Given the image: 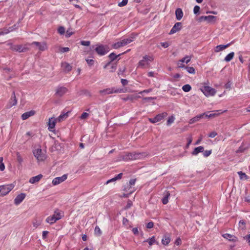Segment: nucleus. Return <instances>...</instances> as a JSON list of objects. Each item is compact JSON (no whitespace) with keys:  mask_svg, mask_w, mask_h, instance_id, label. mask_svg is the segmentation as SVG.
<instances>
[{"mask_svg":"<svg viewBox=\"0 0 250 250\" xmlns=\"http://www.w3.org/2000/svg\"><path fill=\"white\" fill-rule=\"evenodd\" d=\"M33 153L39 163L44 161L46 158V152L42 149L41 146L35 147L33 150Z\"/></svg>","mask_w":250,"mask_h":250,"instance_id":"f257e3e1","label":"nucleus"},{"mask_svg":"<svg viewBox=\"0 0 250 250\" xmlns=\"http://www.w3.org/2000/svg\"><path fill=\"white\" fill-rule=\"evenodd\" d=\"M146 155V153L132 152L128 153L123 156V160L125 161L135 160L137 159H141Z\"/></svg>","mask_w":250,"mask_h":250,"instance_id":"f03ea898","label":"nucleus"},{"mask_svg":"<svg viewBox=\"0 0 250 250\" xmlns=\"http://www.w3.org/2000/svg\"><path fill=\"white\" fill-rule=\"evenodd\" d=\"M154 60L152 56H144L138 63V67L141 68H147L149 67L150 63Z\"/></svg>","mask_w":250,"mask_h":250,"instance_id":"7ed1b4c3","label":"nucleus"},{"mask_svg":"<svg viewBox=\"0 0 250 250\" xmlns=\"http://www.w3.org/2000/svg\"><path fill=\"white\" fill-rule=\"evenodd\" d=\"M63 216V213L58 210L54 212V214L49 216L46 219V222L50 224L55 223L57 221L61 219Z\"/></svg>","mask_w":250,"mask_h":250,"instance_id":"20e7f679","label":"nucleus"},{"mask_svg":"<svg viewBox=\"0 0 250 250\" xmlns=\"http://www.w3.org/2000/svg\"><path fill=\"white\" fill-rule=\"evenodd\" d=\"M96 52L100 56H103L106 54L109 51V48L108 45H104L102 44H97L95 48Z\"/></svg>","mask_w":250,"mask_h":250,"instance_id":"39448f33","label":"nucleus"},{"mask_svg":"<svg viewBox=\"0 0 250 250\" xmlns=\"http://www.w3.org/2000/svg\"><path fill=\"white\" fill-rule=\"evenodd\" d=\"M200 90L207 97L214 96L216 92L215 89L206 85L202 86Z\"/></svg>","mask_w":250,"mask_h":250,"instance_id":"423d86ee","label":"nucleus"},{"mask_svg":"<svg viewBox=\"0 0 250 250\" xmlns=\"http://www.w3.org/2000/svg\"><path fill=\"white\" fill-rule=\"evenodd\" d=\"M123 92L122 89H116L115 88H108L99 91V93L102 95H105L107 94L112 93H120Z\"/></svg>","mask_w":250,"mask_h":250,"instance_id":"0eeeda50","label":"nucleus"},{"mask_svg":"<svg viewBox=\"0 0 250 250\" xmlns=\"http://www.w3.org/2000/svg\"><path fill=\"white\" fill-rule=\"evenodd\" d=\"M14 188V185L9 184L0 186V196H3L7 194Z\"/></svg>","mask_w":250,"mask_h":250,"instance_id":"6e6552de","label":"nucleus"},{"mask_svg":"<svg viewBox=\"0 0 250 250\" xmlns=\"http://www.w3.org/2000/svg\"><path fill=\"white\" fill-rule=\"evenodd\" d=\"M8 45L9 46L10 49L12 51H17L18 52H23L29 49L26 46H22L21 45H14L12 43H9Z\"/></svg>","mask_w":250,"mask_h":250,"instance_id":"1a4fd4ad","label":"nucleus"},{"mask_svg":"<svg viewBox=\"0 0 250 250\" xmlns=\"http://www.w3.org/2000/svg\"><path fill=\"white\" fill-rule=\"evenodd\" d=\"M30 45H35L38 49L41 51H43L47 49V45L45 42H33L31 44H29Z\"/></svg>","mask_w":250,"mask_h":250,"instance_id":"9d476101","label":"nucleus"},{"mask_svg":"<svg viewBox=\"0 0 250 250\" xmlns=\"http://www.w3.org/2000/svg\"><path fill=\"white\" fill-rule=\"evenodd\" d=\"M68 91V89L63 86H59L55 89V95L57 97H62L67 93Z\"/></svg>","mask_w":250,"mask_h":250,"instance_id":"9b49d317","label":"nucleus"},{"mask_svg":"<svg viewBox=\"0 0 250 250\" xmlns=\"http://www.w3.org/2000/svg\"><path fill=\"white\" fill-rule=\"evenodd\" d=\"M67 175L66 174H64L61 177H56L52 180V184L54 186L57 185L64 181L67 179Z\"/></svg>","mask_w":250,"mask_h":250,"instance_id":"f8f14e48","label":"nucleus"},{"mask_svg":"<svg viewBox=\"0 0 250 250\" xmlns=\"http://www.w3.org/2000/svg\"><path fill=\"white\" fill-rule=\"evenodd\" d=\"M57 120L56 118H51L49 119L48 122V129L50 131H53Z\"/></svg>","mask_w":250,"mask_h":250,"instance_id":"ddd939ff","label":"nucleus"},{"mask_svg":"<svg viewBox=\"0 0 250 250\" xmlns=\"http://www.w3.org/2000/svg\"><path fill=\"white\" fill-rule=\"evenodd\" d=\"M61 67L64 73L70 72L72 68V66L66 62H62L61 63Z\"/></svg>","mask_w":250,"mask_h":250,"instance_id":"4468645a","label":"nucleus"},{"mask_svg":"<svg viewBox=\"0 0 250 250\" xmlns=\"http://www.w3.org/2000/svg\"><path fill=\"white\" fill-rule=\"evenodd\" d=\"M182 28V23L181 22H176L172 27L169 32V34H173L180 31Z\"/></svg>","mask_w":250,"mask_h":250,"instance_id":"2eb2a0df","label":"nucleus"},{"mask_svg":"<svg viewBox=\"0 0 250 250\" xmlns=\"http://www.w3.org/2000/svg\"><path fill=\"white\" fill-rule=\"evenodd\" d=\"M216 20V17L214 16H201L199 20L200 21H207L208 22H213Z\"/></svg>","mask_w":250,"mask_h":250,"instance_id":"dca6fc26","label":"nucleus"},{"mask_svg":"<svg viewBox=\"0 0 250 250\" xmlns=\"http://www.w3.org/2000/svg\"><path fill=\"white\" fill-rule=\"evenodd\" d=\"M17 100L16 97V95L15 92H13L12 95V96L9 100L8 104L7 105L8 108H10L12 106L15 105L17 104Z\"/></svg>","mask_w":250,"mask_h":250,"instance_id":"f3484780","label":"nucleus"},{"mask_svg":"<svg viewBox=\"0 0 250 250\" xmlns=\"http://www.w3.org/2000/svg\"><path fill=\"white\" fill-rule=\"evenodd\" d=\"M165 117V114H159L153 118H149V121L152 123H156L161 121Z\"/></svg>","mask_w":250,"mask_h":250,"instance_id":"a211bd4d","label":"nucleus"},{"mask_svg":"<svg viewBox=\"0 0 250 250\" xmlns=\"http://www.w3.org/2000/svg\"><path fill=\"white\" fill-rule=\"evenodd\" d=\"M25 196L26 195L24 193H21L17 195L14 199V204L16 205H18L21 204L24 199Z\"/></svg>","mask_w":250,"mask_h":250,"instance_id":"6ab92c4d","label":"nucleus"},{"mask_svg":"<svg viewBox=\"0 0 250 250\" xmlns=\"http://www.w3.org/2000/svg\"><path fill=\"white\" fill-rule=\"evenodd\" d=\"M230 44V43H228L226 45H218L214 48V52L216 53L219 52L228 47Z\"/></svg>","mask_w":250,"mask_h":250,"instance_id":"aec40b11","label":"nucleus"},{"mask_svg":"<svg viewBox=\"0 0 250 250\" xmlns=\"http://www.w3.org/2000/svg\"><path fill=\"white\" fill-rule=\"evenodd\" d=\"M222 236L224 238L228 239L230 241L236 242L237 241V237L233 235H231L229 233H225Z\"/></svg>","mask_w":250,"mask_h":250,"instance_id":"412c9836","label":"nucleus"},{"mask_svg":"<svg viewBox=\"0 0 250 250\" xmlns=\"http://www.w3.org/2000/svg\"><path fill=\"white\" fill-rule=\"evenodd\" d=\"M225 111H226V110H225V111H222L221 110H216V111H214V112L213 113H210L209 114L205 113V115L207 117H208V118H214L215 117L218 116L219 115H220L221 113H223V112H224Z\"/></svg>","mask_w":250,"mask_h":250,"instance_id":"4be33fe9","label":"nucleus"},{"mask_svg":"<svg viewBox=\"0 0 250 250\" xmlns=\"http://www.w3.org/2000/svg\"><path fill=\"white\" fill-rule=\"evenodd\" d=\"M43 176L42 174H39L36 176L31 178L29 180V182L31 184H35L38 183L42 178Z\"/></svg>","mask_w":250,"mask_h":250,"instance_id":"5701e85b","label":"nucleus"},{"mask_svg":"<svg viewBox=\"0 0 250 250\" xmlns=\"http://www.w3.org/2000/svg\"><path fill=\"white\" fill-rule=\"evenodd\" d=\"M35 114V111L33 110H31L28 112H26L23 113L21 115V118L23 120H26L29 118L30 117L33 116Z\"/></svg>","mask_w":250,"mask_h":250,"instance_id":"b1692460","label":"nucleus"},{"mask_svg":"<svg viewBox=\"0 0 250 250\" xmlns=\"http://www.w3.org/2000/svg\"><path fill=\"white\" fill-rule=\"evenodd\" d=\"M205 113H203L202 114L198 115L194 118H192L189 121V123L190 124H192L196 122H198L199 121V120L203 117L204 116H205Z\"/></svg>","mask_w":250,"mask_h":250,"instance_id":"393cba45","label":"nucleus"},{"mask_svg":"<svg viewBox=\"0 0 250 250\" xmlns=\"http://www.w3.org/2000/svg\"><path fill=\"white\" fill-rule=\"evenodd\" d=\"M69 112L62 113L57 118H56L58 122H61L65 120L68 117Z\"/></svg>","mask_w":250,"mask_h":250,"instance_id":"a878e982","label":"nucleus"},{"mask_svg":"<svg viewBox=\"0 0 250 250\" xmlns=\"http://www.w3.org/2000/svg\"><path fill=\"white\" fill-rule=\"evenodd\" d=\"M176 18L177 20L180 21L183 16V13L181 8H177L175 11Z\"/></svg>","mask_w":250,"mask_h":250,"instance_id":"bb28decb","label":"nucleus"},{"mask_svg":"<svg viewBox=\"0 0 250 250\" xmlns=\"http://www.w3.org/2000/svg\"><path fill=\"white\" fill-rule=\"evenodd\" d=\"M204 150V148L202 146H199L194 148L193 151L192 152L193 155H197L200 152H203Z\"/></svg>","mask_w":250,"mask_h":250,"instance_id":"cd10ccee","label":"nucleus"},{"mask_svg":"<svg viewBox=\"0 0 250 250\" xmlns=\"http://www.w3.org/2000/svg\"><path fill=\"white\" fill-rule=\"evenodd\" d=\"M12 31H13L12 27H9V28L0 29V36L7 34Z\"/></svg>","mask_w":250,"mask_h":250,"instance_id":"c85d7f7f","label":"nucleus"},{"mask_svg":"<svg viewBox=\"0 0 250 250\" xmlns=\"http://www.w3.org/2000/svg\"><path fill=\"white\" fill-rule=\"evenodd\" d=\"M234 56V53L233 52H231L228 54L225 58L224 61L226 62H230Z\"/></svg>","mask_w":250,"mask_h":250,"instance_id":"c756f323","label":"nucleus"},{"mask_svg":"<svg viewBox=\"0 0 250 250\" xmlns=\"http://www.w3.org/2000/svg\"><path fill=\"white\" fill-rule=\"evenodd\" d=\"M144 242H147L150 246L153 245L156 243L155 237L154 236L146 240Z\"/></svg>","mask_w":250,"mask_h":250,"instance_id":"7c9ffc66","label":"nucleus"},{"mask_svg":"<svg viewBox=\"0 0 250 250\" xmlns=\"http://www.w3.org/2000/svg\"><path fill=\"white\" fill-rule=\"evenodd\" d=\"M170 241V238L169 236L167 235H165L162 240V243L164 245H167L169 244V243Z\"/></svg>","mask_w":250,"mask_h":250,"instance_id":"2f4dec72","label":"nucleus"},{"mask_svg":"<svg viewBox=\"0 0 250 250\" xmlns=\"http://www.w3.org/2000/svg\"><path fill=\"white\" fill-rule=\"evenodd\" d=\"M133 41V37H130V38H126V39H124L121 40L124 46L127 45L128 43H130Z\"/></svg>","mask_w":250,"mask_h":250,"instance_id":"473e14b6","label":"nucleus"},{"mask_svg":"<svg viewBox=\"0 0 250 250\" xmlns=\"http://www.w3.org/2000/svg\"><path fill=\"white\" fill-rule=\"evenodd\" d=\"M237 173L239 176L240 179L242 180H246L249 178V177L242 171H238Z\"/></svg>","mask_w":250,"mask_h":250,"instance_id":"72a5a7b5","label":"nucleus"},{"mask_svg":"<svg viewBox=\"0 0 250 250\" xmlns=\"http://www.w3.org/2000/svg\"><path fill=\"white\" fill-rule=\"evenodd\" d=\"M94 234L97 236H100L102 234V231L100 228L98 226H96L94 229Z\"/></svg>","mask_w":250,"mask_h":250,"instance_id":"f704fd0d","label":"nucleus"},{"mask_svg":"<svg viewBox=\"0 0 250 250\" xmlns=\"http://www.w3.org/2000/svg\"><path fill=\"white\" fill-rule=\"evenodd\" d=\"M239 228L244 230L246 229V222L244 220H241L239 222Z\"/></svg>","mask_w":250,"mask_h":250,"instance_id":"c9c22d12","label":"nucleus"},{"mask_svg":"<svg viewBox=\"0 0 250 250\" xmlns=\"http://www.w3.org/2000/svg\"><path fill=\"white\" fill-rule=\"evenodd\" d=\"M112 46L115 49H118V48L123 47L124 46H123L122 42L121 41L120 42H118L114 43L113 44Z\"/></svg>","mask_w":250,"mask_h":250,"instance_id":"e433bc0d","label":"nucleus"},{"mask_svg":"<svg viewBox=\"0 0 250 250\" xmlns=\"http://www.w3.org/2000/svg\"><path fill=\"white\" fill-rule=\"evenodd\" d=\"M170 194L168 193V192H167L166 195L165 197L162 199V202L164 205L167 204L168 202V197L169 196Z\"/></svg>","mask_w":250,"mask_h":250,"instance_id":"4c0bfd02","label":"nucleus"},{"mask_svg":"<svg viewBox=\"0 0 250 250\" xmlns=\"http://www.w3.org/2000/svg\"><path fill=\"white\" fill-rule=\"evenodd\" d=\"M191 89V86L188 84H187L182 86V89L184 91L186 92H189Z\"/></svg>","mask_w":250,"mask_h":250,"instance_id":"58836bf2","label":"nucleus"},{"mask_svg":"<svg viewBox=\"0 0 250 250\" xmlns=\"http://www.w3.org/2000/svg\"><path fill=\"white\" fill-rule=\"evenodd\" d=\"M191 59V56H186V57L180 60V61H181L182 62H186L187 64L190 61Z\"/></svg>","mask_w":250,"mask_h":250,"instance_id":"ea45409f","label":"nucleus"},{"mask_svg":"<svg viewBox=\"0 0 250 250\" xmlns=\"http://www.w3.org/2000/svg\"><path fill=\"white\" fill-rule=\"evenodd\" d=\"M17 160L19 163L21 164L23 162V158L19 152L16 153Z\"/></svg>","mask_w":250,"mask_h":250,"instance_id":"a19ab883","label":"nucleus"},{"mask_svg":"<svg viewBox=\"0 0 250 250\" xmlns=\"http://www.w3.org/2000/svg\"><path fill=\"white\" fill-rule=\"evenodd\" d=\"M141 97L138 95V94H134V95H129L127 99L130 100H133L134 99H136L138 98H140Z\"/></svg>","mask_w":250,"mask_h":250,"instance_id":"79ce46f5","label":"nucleus"},{"mask_svg":"<svg viewBox=\"0 0 250 250\" xmlns=\"http://www.w3.org/2000/svg\"><path fill=\"white\" fill-rule=\"evenodd\" d=\"M185 68L189 73L193 74L195 73V69L193 67H186Z\"/></svg>","mask_w":250,"mask_h":250,"instance_id":"37998d69","label":"nucleus"},{"mask_svg":"<svg viewBox=\"0 0 250 250\" xmlns=\"http://www.w3.org/2000/svg\"><path fill=\"white\" fill-rule=\"evenodd\" d=\"M175 120V117L173 116L169 117L167 121V125H170L171 124L173 123Z\"/></svg>","mask_w":250,"mask_h":250,"instance_id":"c03bdc74","label":"nucleus"},{"mask_svg":"<svg viewBox=\"0 0 250 250\" xmlns=\"http://www.w3.org/2000/svg\"><path fill=\"white\" fill-rule=\"evenodd\" d=\"M120 55H116L115 54H114V53H111L109 55V57L110 58V59L111 60V61H113L114 60H115L118 56H119Z\"/></svg>","mask_w":250,"mask_h":250,"instance_id":"a18cd8bd","label":"nucleus"},{"mask_svg":"<svg viewBox=\"0 0 250 250\" xmlns=\"http://www.w3.org/2000/svg\"><path fill=\"white\" fill-rule=\"evenodd\" d=\"M187 140H188V143L186 145V148H188L189 145L191 144L192 141V136L191 135L189 136L188 138H187Z\"/></svg>","mask_w":250,"mask_h":250,"instance_id":"49530a36","label":"nucleus"},{"mask_svg":"<svg viewBox=\"0 0 250 250\" xmlns=\"http://www.w3.org/2000/svg\"><path fill=\"white\" fill-rule=\"evenodd\" d=\"M41 224V221L35 220L33 222V225L35 228H37L38 227L40 226Z\"/></svg>","mask_w":250,"mask_h":250,"instance_id":"de8ad7c7","label":"nucleus"},{"mask_svg":"<svg viewBox=\"0 0 250 250\" xmlns=\"http://www.w3.org/2000/svg\"><path fill=\"white\" fill-rule=\"evenodd\" d=\"M128 0H122V1L118 3V6L123 7L127 4Z\"/></svg>","mask_w":250,"mask_h":250,"instance_id":"09e8293b","label":"nucleus"},{"mask_svg":"<svg viewBox=\"0 0 250 250\" xmlns=\"http://www.w3.org/2000/svg\"><path fill=\"white\" fill-rule=\"evenodd\" d=\"M89 116V114L86 112H83L80 116V119L84 120L87 118Z\"/></svg>","mask_w":250,"mask_h":250,"instance_id":"8fccbe9b","label":"nucleus"},{"mask_svg":"<svg viewBox=\"0 0 250 250\" xmlns=\"http://www.w3.org/2000/svg\"><path fill=\"white\" fill-rule=\"evenodd\" d=\"M211 150H206V151H204L203 152V155L204 156L207 157H208L209 156L211 153Z\"/></svg>","mask_w":250,"mask_h":250,"instance_id":"3c124183","label":"nucleus"},{"mask_svg":"<svg viewBox=\"0 0 250 250\" xmlns=\"http://www.w3.org/2000/svg\"><path fill=\"white\" fill-rule=\"evenodd\" d=\"M200 7L199 6L196 5L194 6L193 9V12L195 14H197L199 13L200 10Z\"/></svg>","mask_w":250,"mask_h":250,"instance_id":"603ef678","label":"nucleus"},{"mask_svg":"<svg viewBox=\"0 0 250 250\" xmlns=\"http://www.w3.org/2000/svg\"><path fill=\"white\" fill-rule=\"evenodd\" d=\"M58 32L61 35L63 34L65 32L64 28L63 27H60L58 28Z\"/></svg>","mask_w":250,"mask_h":250,"instance_id":"864d4df0","label":"nucleus"},{"mask_svg":"<svg viewBox=\"0 0 250 250\" xmlns=\"http://www.w3.org/2000/svg\"><path fill=\"white\" fill-rule=\"evenodd\" d=\"M81 43L84 46H89L90 44V42L89 41H83L81 42Z\"/></svg>","mask_w":250,"mask_h":250,"instance_id":"5fc2aeb1","label":"nucleus"},{"mask_svg":"<svg viewBox=\"0 0 250 250\" xmlns=\"http://www.w3.org/2000/svg\"><path fill=\"white\" fill-rule=\"evenodd\" d=\"M184 62H182L181 61L179 60L177 62V66L179 68L185 67V65L183 64Z\"/></svg>","mask_w":250,"mask_h":250,"instance_id":"6e6d98bb","label":"nucleus"},{"mask_svg":"<svg viewBox=\"0 0 250 250\" xmlns=\"http://www.w3.org/2000/svg\"><path fill=\"white\" fill-rule=\"evenodd\" d=\"M69 48L68 47H62L60 48V51L61 52H68L69 51Z\"/></svg>","mask_w":250,"mask_h":250,"instance_id":"4d7b16f0","label":"nucleus"},{"mask_svg":"<svg viewBox=\"0 0 250 250\" xmlns=\"http://www.w3.org/2000/svg\"><path fill=\"white\" fill-rule=\"evenodd\" d=\"M125 67H123V68H120V69L119 70L118 74L122 75L124 73V72L125 71Z\"/></svg>","mask_w":250,"mask_h":250,"instance_id":"13d9d810","label":"nucleus"},{"mask_svg":"<svg viewBox=\"0 0 250 250\" xmlns=\"http://www.w3.org/2000/svg\"><path fill=\"white\" fill-rule=\"evenodd\" d=\"M153 226H154L153 223L152 222H150L147 224L146 227L148 229H151L153 227Z\"/></svg>","mask_w":250,"mask_h":250,"instance_id":"bf43d9fd","label":"nucleus"},{"mask_svg":"<svg viewBox=\"0 0 250 250\" xmlns=\"http://www.w3.org/2000/svg\"><path fill=\"white\" fill-rule=\"evenodd\" d=\"M86 62L89 65H92L93 64H94V60H92V59H87L86 60Z\"/></svg>","mask_w":250,"mask_h":250,"instance_id":"052dcab7","label":"nucleus"},{"mask_svg":"<svg viewBox=\"0 0 250 250\" xmlns=\"http://www.w3.org/2000/svg\"><path fill=\"white\" fill-rule=\"evenodd\" d=\"M151 91H152V89L149 88V89H146V90H145L142 91L140 92L139 93V94H142V93H149V92H150Z\"/></svg>","mask_w":250,"mask_h":250,"instance_id":"680f3d73","label":"nucleus"},{"mask_svg":"<svg viewBox=\"0 0 250 250\" xmlns=\"http://www.w3.org/2000/svg\"><path fill=\"white\" fill-rule=\"evenodd\" d=\"M135 182H136V179H132L130 180V181L129 182V186H131L134 185Z\"/></svg>","mask_w":250,"mask_h":250,"instance_id":"e2e57ef3","label":"nucleus"},{"mask_svg":"<svg viewBox=\"0 0 250 250\" xmlns=\"http://www.w3.org/2000/svg\"><path fill=\"white\" fill-rule=\"evenodd\" d=\"M48 233V231H43L42 232V239H45Z\"/></svg>","mask_w":250,"mask_h":250,"instance_id":"0e129e2a","label":"nucleus"},{"mask_svg":"<svg viewBox=\"0 0 250 250\" xmlns=\"http://www.w3.org/2000/svg\"><path fill=\"white\" fill-rule=\"evenodd\" d=\"M161 44L164 48H167L169 46V44L167 42H161Z\"/></svg>","mask_w":250,"mask_h":250,"instance_id":"69168bd1","label":"nucleus"},{"mask_svg":"<svg viewBox=\"0 0 250 250\" xmlns=\"http://www.w3.org/2000/svg\"><path fill=\"white\" fill-rule=\"evenodd\" d=\"M217 135V133L215 132H211L208 136L210 137V138H214V137H215Z\"/></svg>","mask_w":250,"mask_h":250,"instance_id":"338daca9","label":"nucleus"},{"mask_svg":"<svg viewBox=\"0 0 250 250\" xmlns=\"http://www.w3.org/2000/svg\"><path fill=\"white\" fill-rule=\"evenodd\" d=\"M244 239L248 241L249 244L250 246V234L246 236Z\"/></svg>","mask_w":250,"mask_h":250,"instance_id":"774afa93","label":"nucleus"}]
</instances>
